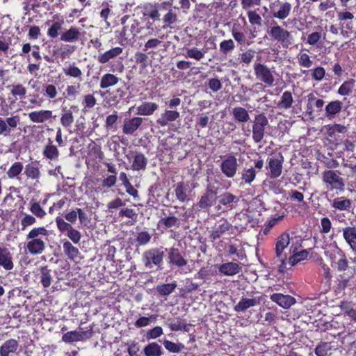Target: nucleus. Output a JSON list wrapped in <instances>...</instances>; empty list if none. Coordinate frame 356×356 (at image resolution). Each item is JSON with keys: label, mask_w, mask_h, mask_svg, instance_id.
Here are the masks:
<instances>
[{"label": "nucleus", "mask_w": 356, "mask_h": 356, "mask_svg": "<svg viewBox=\"0 0 356 356\" xmlns=\"http://www.w3.org/2000/svg\"><path fill=\"white\" fill-rule=\"evenodd\" d=\"M48 230L44 227L33 228L26 235L25 250L31 255L44 252L48 241Z\"/></svg>", "instance_id": "f257e3e1"}, {"label": "nucleus", "mask_w": 356, "mask_h": 356, "mask_svg": "<svg viewBox=\"0 0 356 356\" xmlns=\"http://www.w3.org/2000/svg\"><path fill=\"white\" fill-rule=\"evenodd\" d=\"M292 242L294 243L293 239L290 238L289 234L284 232L280 235L275 241V256L277 260L280 262L279 270L280 272H284L287 269V254L284 252L285 249Z\"/></svg>", "instance_id": "f03ea898"}, {"label": "nucleus", "mask_w": 356, "mask_h": 356, "mask_svg": "<svg viewBox=\"0 0 356 356\" xmlns=\"http://www.w3.org/2000/svg\"><path fill=\"white\" fill-rule=\"evenodd\" d=\"M254 73L257 79L269 87L275 85V71L266 65L255 62L253 65Z\"/></svg>", "instance_id": "7ed1b4c3"}, {"label": "nucleus", "mask_w": 356, "mask_h": 356, "mask_svg": "<svg viewBox=\"0 0 356 356\" xmlns=\"http://www.w3.org/2000/svg\"><path fill=\"white\" fill-rule=\"evenodd\" d=\"M164 251L163 248H154L145 251L142 254V261L147 268L159 267L163 263Z\"/></svg>", "instance_id": "20e7f679"}, {"label": "nucleus", "mask_w": 356, "mask_h": 356, "mask_svg": "<svg viewBox=\"0 0 356 356\" xmlns=\"http://www.w3.org/2000/svg\"><path fill=\"white\" fill-rule=\"evenodd\" d=\"M274 26L269 28L268 33L273 40L280 42L283 47L288 48L292 44V37L290 32L277 25L275 22H274Z\"/></svg>", "instance_id": "39448f33"}, {"label": "nucleus", "mask_w": 356, "mask_h": 356, "mask_svg": "<svg viewBox=\"0 0 356 356\" xmlns=\"http://www.w3.org/2000/svg\"><path fill=\"white\" fill-rule=\"evenodd\" d=\"M341 173L337 170H327L322 174V181L329 190L343 189L344 186L343 180L340 176Z\"/></svg>", "instance_id": "423d86ee"}, {"label": "nucleus", "mask_w": 356, "mask_h": 356, "mask_svg": "<svg viewBox=\"0 0 356 356\" xmlns=\"http://www.w3.org/2000/svg\"><path fill=\"white\" fill-rule=\"evenodd\" d=\"M268 125V120L264 114L257 115L253 121L252 124V139L256 143L262 141L266 127Z\"/></svg>", "instance_id": "0eeeda50"}, {"label": "nucleus", "mask_w": 356, "mask_h": 356, "mask_svg": "<svg viewBox=\"0 0 356 356\" xmlns=\"http://www.w3.org/2000/svg\"><path fill=\"white\" fill-rule=\"evenodd\" d=\"M270 8L274 18L283 20L289 16L292 6L287 1H275L270 4Z\"/></svg>", "instance_id": "6e6552de"}, {"label": "nucleus", "mask_w": 356, "mask_h": 356, "mask_svg": "<svg viewBox=\"0 0 356 356\" xmlns=\"http://www.w3.org/2000/svg\"><path fill=\"white\" fill-rule=\"evenodd\" d=\"M266 169L270 178L275 179L280 176L282 171V163L284 161L281 154H277L268 159Z\"/></svg>", "instance_id": "1a4fd4ad"}, {"label": "nucleus", "mask_w": 356, "mask_h": 356, "mask_svg": "<svg viewBox=\"0 0 356 356\" xmlns=\"http://www.w3.org/2000/svg\"><path fill=\"white\" fill-rule=\"evenodd\" d=\"M220 170L226 177L233 178L238 170L236 158L231 154L225 156L220 164Z\"/></svg>", "instance_id": "9d476101"}, {"label": "nucleus", "mask_w": 356, "mask_h": 356, "mask_svg": "<svg viewBox=\"0 0 356 356\" xmlns=\"http://www.w3.org/2000/svg\"><path fill=\"white\" fill-rule=\"evenodd\" d=\"M262 300V296H251V298L242 296L240 301L234 306V309L237 312H245L250 307L260 305Z\"/></svg>", "instance_id": "9b49d317"}, {"label": "nucleus", "mask_w": 356, "mask_h": 356, "mask_svg": "<svg viewBox=\"0 0 356 356\" xmlns=\"http://www.w3.org/2000/svg\"><path fill=\"white\" fill-rule=\"evenodd\" d=\"M300 244H295L292 242V245L290 247V252L292 254L287 260V265L294 266L301 261L306 259L308 257V251L303 250L298 251V247Z\"/></svg>", "instance_id": "f8f14e48"}, {"label": "nucleus", "mask_w": 356, "mask_h": 356, "mask_svg": "<svg viewBox=\"0 0 356 356\" xmlns=\"http://www.w3.org/2000/svg\"><path fill=\"white\" fill-rule=\"evenodd\" d=\"M20 118L18 115L7 118L6 120L0 118V135L9 136L12 129H15L19 124Z\"/></svg>", "instance_id": "ddd939ff"}, {"label": "nucleus", "mask_w": 356, "mask_h": 356, "mask_svg": "<svg viewBox=\"0 0 356 356\" xmlns=\"http://www.w3.org/2000/svg\"><path fill=\"white\" fill-rule=\"evenodd\" d=\"M0 267L6 271H11L15 267L13 254L8 248L0 246Z\"/></svg>", "instance_id": "4468645a"}, {"label": "nucleus", "mask_w": 356, "mask_h": 356, "mask_svg": "<svg viewBox=\"0 0 356 356\" xmlns=\"http://www.w3.org/2000/svg\"><path fill=\"white\" fill-rule=\"evenodd\" d=\"M28 116L33 123H44L51 120L53 113L49 110H38L29 113Z\"/></svg>", "instance_id": "2eb2a0df"}, {"label": "nucleus", "mask_w": 356, "mask_h": 356, "mask_svg": "<svg viewBox=\"0 0 356 356\" xmlns=\"http://www.w3.org/2000/svg\"><path fill=\"white\" fill-rule=\"evenodd\" d=\"M218 198L219 205H222L229 210L234 209L239 201V198L230 192H224Z\"/></svg>", "instance_id": "dca6fc26"}, {"label": "nucleus", "mask_w": 356, "mask_h": 356, "mask_svg": "<svg viewBox=\"0 0 356 356\" xmlns=\"http://www.w3.org/2000/svg\"><path fill=\"white\" fill-rule=\"evenodd\" d=\"M270 298L284 309H289L296 303V299L293 297L282 293H273Z\"/></svg>", "instance_id": "f3484780"}, {"label": "nucleus", "mask_w": 356, "mask_h": 356, "mask_svg": "<svg viewBox=\"0 0 356 356\" xmlns=\"http://www.w3.org/2000/svg\"><path fill=\"white\" fill-rule=\"evenodd\" d=\"M344 252L338 247L336 242L324 247V254L325 257L330 260L331 266H334V262L339 258Z\"/></svg>", "instance_id": "a211bd4d"}, {"label": "nucleus", "mask_w": 356, "mask_h": 356, "mask_svg": "<svg viewBox=\"0 0 356 356\" xmlns=\"http://www.w3.org/2000/svg\"><path fill=\"white\" fill-rule=\"evenodd\" d=\"M18 348L19 343L16 339L6 340L0 346V356H13L17 354Z\"/></svg>", "instance_id": "6ab92c4d"}, {"label": "nucleus", "mask_w": 356, "mask_h": 356, "mask_svg": "<svg viewBox=\"0 0 356 356\" xmlns=\"http://www.w3.org/2000/svg\"><path fill=\"white\" fill-rule=\"evenodd\" d=\"M143 119L140 117H134L125 120L122 127V131L124 134H133L142 124Z\"/></svg>", "instance_id": "aec40b11"}, {"label": "nucleus", "mask_w": 356, "mask_h": 356, "mask_svg": "<svg viewBox=\"0 0 356 356\" xmlns=\"http://www.w3.org/2000/svg\"><path fill=\"white\" fill-rule=\"evenodd\" d=\"M168 260L170 265L181 268L186 265L187 261L181 255L178 248H172L168 251Z\"/></svg>", "instance_id": "412c9836"}, {"label": "nucleus", "mask_w": 356, "mask_h": 356, "mask_svg": "<svg viewBox=\"0 0 356 356\" xmlns=\"http://www.w3.org/2000/svg\"><path fill=\"white\" fill-rule=\"evenodd\" d=\"M180 117L178 111L174 110H165L156 120V123L161 127H166L170 122L177 120Z\"/></svg>", "instance_id": "4be33fe9"}, {"label": "nucleus", "mask_w": 356, "mask_h": 356, "mask_svg": "<svg viewBox=\"0 0 356 356\" xmlns=\"http://www.w3.org/2000/svg\"><path fill=\"white\" fill-rule=\"evenodd\" d=\"M123 51V49L120 47H113L104 53L100 54L97 57L99 63L105 64L111 60L115 58L120 56Z\"/></svg>", "instance_id": "5701e85b"}, {"label": "nucleus", "mask_w": 356, "mask_h": 356, "mask_svg": "<svg viewBox=\"0 0 356 356\" xmlns=\"http://www.w3.org/2000/svg\"><path fill=\"white\" fill-rule=\"evenodd\" d=\"M343 236L350 249L356 253V229L346 227L343 229Z\"/></svg>", "instance_id": "b1692460"}, {"label": "nucleus", "mask_w": 356, "mask_h": 356, "mask_svg": "<svg viewBox=\"0 0 356 356\" xmlns=\"http://www.w3.org/2000/svg\"><path fill=\"white\" fill-rule=\"evenodd\" d=\"M343 104L339 100L330 102L325 106V117L329 120H332L339 113L342 109Z\"/></svg>", "instance_id": "393cba45"}, {"label": "nucleus", "mask_w": 356, "mask_h": 356, "mask_svg": "<svg viewBox=\"0 0 356 356\" xmlns=\"http://www.w3.org/2000/svg\"><path fill=\"white\" fill-rule=\"evenodd\" d=\"M140 32V29L139 28L138 22L134 20L130 25H127L123 27L120 35L124 40H127L129 38H134Z\"/></svg>", "instance_id": "a878e982"}, {"label": "nucleus", "mask_w": 356, "mask_h": 356, "mask_svg": "<svg viewBox=\"0 0 356 356\" xmlns=\"http://www.w3.org/2000/svg\"><path fill=\"white\" fill-rule=\"evenodd\" d=\"M218 270L225 275L232 276L238 274L241 270V268L237 263L227 262L220 265Z\"/></svg>", "instance_id": "bb28decb"}, {"label": "nucleus", "mask_w": 356, "mask_h": 356, "mask_svg": "<svg viewBox=\"0 0 356 356\" xmlns=\"http://www.w3.org/2000/svg\"><path fill=\"white\" fill-rule=\"evenodd\" d=\"M120 79L113 74L106 73L101 77L99 87L102 89L113 87L119 83Z\"/></svg>", "instance_id": "cd10ccee"}, {"label": "nucleus", "mask_w": 356, "mask_h": 356, "mask_svg": "<svg viewBox=\"0 0 356 356\" xmlns=\"http://www.w3.org/2000/svg\"><path fill=\"white\" fill-rule=\"evenodd\" d=\"M331 207L339 211H349L351 207V200L343 196L339 197L332 200Z\"/></svg>", "instance_id": "c85d7f7f"}, {"label": "nucleus", "mask_w": 356, "mask_h": 356, "mask_svg": "<svg viewBox=\"0 0 356 356\" xmlns=\"http://www.w3.org/2000/svg\"><path fill=\"white\" fill-rule=\"evenodd\" d=\"M80 35L79 30L76 27L72 26L60 35V40L66 42H74L79 40Z\"/></svg>", "instance_id": "c756f323"}, {"label": "nucleus", "mask_w": 356, "mask_h": 356, "mask_svg": "<svg viewBox=\"0 0 356 356\" xmlns=\"http://www.w3.org/2000/svg\"><path fill=\"white\" fill-rule=\"evenodd\" d=\"M216 193L211 188H208L205 193L201 197L197 206L200 209H207L212 206L213 202V196Z\"/></svg>", "instance_id": "7c9ffc66"}, {"label": "nucleus", "mask_w": 356, "mask_h": 356, "mask_svg": "<svg viewBox=\"0 0 356 356\" xmlns=\"http://www.w3.org/2000/svg\"><path fill=\"white\" fill-rule=\"evenodd\" d=\"M24 174L29 179L38 181L41 177V172L37 163H31L25 166Z\"/></svg>", "instance_id": "2f4dec72"}, {"label": "nucleus", "mask_w": 356, "mask_h": 356, "mask_svg": "<svg viewBox=\"0 0 356 356\" xmlns=\"http://www.w3.org/2000/svg\"><path fill=\"white\" fill-rule=\"evenodd\" d=\"M207 52V48L198 49L197 47H192L186 49L184 56L186 58L200 60L204 57Z\"/></svg>", "instance_id": "473e14b6"}, {"label": "nucleus", "mask_w": 356, "mask_h": 356, "mask_svg": "<svg viewBox=\"0 0 356 356\" xmlns=\"http://www.w3.org/2000/svg\"><path fill=\"white\" fill-rule=\"evenodd\" d=\"M159 108L157 104L154 102H143L137 108V114L141 115H151Z\"/></svg>", "instance_id": "72a5a7b5"}, {"label": "nucleus", "mask_w": 356, "mask_h": 356, "mask_svg": "<svg viewBox=\"0 0 356 356\" xmlns=\"http://www.w3.org/2000/svg\"><path fill=\"white\" fill-rule=\"evenodd\" d=\"M42 154L45 158L50 160H56L58 158L59 151L57 147L52 144L50 139H49V144L44 147Z\"/></svg>", "instance_id": "f704fd0d"}, {"label": "nucleus", "mask_w": 356, "mask_h": 356, "mask_svg": "<svg viewBox=\"0 0 356 356\" xmlns=\"http://www.w3.org/2000/svg\"><path fill=\"white\" fill-rule=\"evenodd\" d=\"M147 164V159L145 156L142 153H136L131 165V169L136 171L144 170Z\"/></svg>", "instance_id": "c9c22d12"}, {"label": "nucleus", "mask_w": 356, "mask_h": 356, "mask_svg": "<svg viewBox=\"0 0 356 356\" xmlns=\"http://www.w3.org/2000/svg\"><path fill=\"white\" fill-rule=\"evenodd\" d=\"M232 228V225L227 220H224L220 225L216 227V229L211 233V238L212 240H216L220 238L226 232H228Z\"/></svg>", "instance_id": "e433bc0d"}, {"label": "nucleus", "mask_w": 356, "mask_h": 356, "mask_svg": "<svg viewBox=\"0 0 356 356\" xmlns=\"http://www.w3.org/2000/svg\"><path fill=\"white\" fill-rule=\"evenodd\" d=\"M232 115L234 119L239 122H247L250 120V115L248 111L241 106L233 108Z\"/></svg>", "instance_id": "4c0bfd02"}, {"label": "nucleus", "mask_w": 356, "mask_h": 356, "mask_svg": "<svg viewBox=\"0 0 356 356\" xmlns=\"http://www.w3.org/2000/svg\"><path fill=\"white\" fill-rule=\"evenodd\" d=\"M83 332L74 330L65 333L62 337V339L66 343L76 342L83 340Z\"/></svg>", "instance_id": "58836bf2"}, {"label": "nucleus", "mask_w": 356, "mask_h": 356, "mask_svg": "<svg viewBox=\"0 0 356 356\" xmlns=\"http://www.w3.org/2000/svg\"><path fill=\"white\" fill-rule=\"evenodd\" d=\"M145 356H161L162 355L161 346L156 342H152L144 348Z\"/></svg>", "instance_id": "ea45409f"}, {"label": "nucleus", "mask_w": 356, "mask_h": 356, "mask_svg": "<svg viewBox=\"0 0 356 356\" xmlns=\"http://www.w3.org/2000/svg\"><path fill=\"white\" fill-rule=\"evenodd\" d=\"M63 247V251L69 259L73 260L78 257L79 254V249L74 247L70 241H64Z\"/></svg>", "instance_id": "a19ab883"}, {"label": "nucleus", "mask_w": 356, "mask_h": 356, "mask_svg": "<svg viewBox=\"0 0 356 356\" xmlns=\"http://www.w3.org/2000/svg\"><path fill=\"white\" fill-rule=\"evenodd\" d=\"M51 273V270L47 266L40 268V282L44 288L49 287L51 284L52 275Z\"/></svg>", "instance_id": "79ce46f5"}, {"label": "nucleus", "mask_w": 356, "mask_h": 356, "mask_svg": "<svg viewBox=\"0 0 356 356\" xmlns=\"http://www.w3.org/2000/svg\"><path fill=\"white\" fill-rule=\"evenodd\" d=\"M63 72L66 76H72L78 79L79 81L82 80V72L76 66L73 65H69L63 68Z\"/></svg>", "instance_id": "37998d69"}, {"label": "nucleus", "mask_w": 356, "mask_h": 356, "mask_svg": "<svg viewBox=\"0 0 356 356\" xmlns=\"http://www.w3.org/2000/svg\"><path fill=\"white\" fill-rule=\"evenodd\" d=\"M187 191L188 187L183 182L177 183L175 192L179 201L184 202L188 199Z\"/></svg>", "instance_id": "c03bdc74"}, {"label": "nucleus", "mask_w": 356, "mask_h": 356, "mask_svg": "<svg viewBox=\"0 0 356 356\" xmlns=\"http://www.w3.org/2000/svg\"><path fill=\"white\" fill-rule=\"evenodd\" d=\"M293 102V99L291 92L285 91L282 93L278 105L280 108L288 109L291 107Z\"/></svg>", "instance_id": "a18cd8bd"}, {"label": "nucleus", "mask_w": 356, "mask_h": 356, "mask_svg": "<svg viewBox=\"0 0 356 356\" xmlns=\"http://www.w3.org/2000/svg\"><path fill=\"white\" fill-rule=\"evenodd\" d=\"M177 287L175 282L169 284H164L156 286V291L161 296H168L172 293Z\"/></svg>", "instance_id": "49530a36"}, {"label": "nucleus", "mask_w": 356, "mask_h": 356, "mask_svg": "<svg viewBox=\"0 0 356 356\" xmlns=\"http://www.w3.org/2000/svg\"><path fill=\"white\" fill-rule=\"evenodd\" d=\"M169 327L172 331H179L184 330L186 332L188 331V325L186 324L184 321L181 320L179 318H175L171 321L169 324Z\"/></svg>", "instance_id": "de8ad7c7"}, {"label": "nucleus", "mask_w": 356, "mask_h": 356, "mask_svg": "<svg viewBox=\"0 0 356 356\" xmlns=\"http://www.w3.org/2000/svg\"><path fill=\"white\" fill-rule=\"evenodd\" d=\"M339 307L350 318L356 321V310L354 309V306L352 302L342 301L341 302Z\"/></svg>", "instance_id": "09e8293b"}, {"label": "nucleus", "mask_w": 356, "mask_h": 356, "mask_svg": "<svg viewBox=\"0 0 356 356\" xmlns=\"http://www.w3.org/2000/svg\"><path fill=\"white\" fill-rule=\"evenodd\" d=\"M24 169L21 162H15L8 169L6 174L10 179H13L21 174Z\"/></svg>", "instance_id": "8fccbe9b"}, {"label": "nucleus", "mask_w": 356, "mask_h": 356, "mask_svg": "<svg viewBox=\"0 0 356 356\" xmlns=\"http://www.w3.org/2000/svg\"><path fill=\"white\" fill-rule=\"evenodd\" d=\"M339 272H343L347 270L348 267V261L347 259L345 252H343L337 259L334 262V266Z\"/></svg>", "instance_id": "3c124183"}, {"label": "nucleus", "mask_w": 356, "mask_h": 356, "mask_svg": "<svg viewBox=\"0 0 356 356\" xmlns=\"http://www.w3.org/2000/svg\"><path fill=\"white\" fill-rule=\"evenodd\" d=\"M298 63L300 66L309 68L313 65V61L307 53L300 52L297 55Z\"/></svg>", "instance_id": "603ef678"}, {"label": "nucleus", "mask_w": 356, "mask_h": 356, "mask_svg": "<svg viewBox=\"0 0 356 356\" xmlns=\"http://www.w3.org/2000/svg\"><path fill=\"white\" fill-rule=\"evenodd\" d=\"M163 346L166 350L170 353H178L185 348L182 343H175L169 340H165L163 341Z\"/></svg>", "instance_id": "864d4df0"}, {"label": "nucleus", "mask_w": 356, "mask_h": 356, "mask_svg": "<svg viewBox=\"0 0 356 356\" xmlns=\"http://www.w3.org/2000/svg\"><path fill=\"white\" fill-rule=\"evenodd\" d=\"M355 81L353 80L343 82L338 90V93L342 96L350 95L354 88Z\"/></svg>", "instance_id": "5fc2aeb1"}, {"label": "nucleus", "mask_w": 356, "mask_h": 356, "mask_svg": "<svg viewBox=\"0 0 356 356\" xmlns=\"http://www.w3.org/2000/svg\"><path fill=\"white\" fill-rule=\"evenodd\" d=\"M63 24V20L54 22L47 31V35L51 38H56L58 35L59 31L62 29Z\"/></svg>", "instance_id": "6e6d98bb"}, {"label": "nucleus", "mask_w": 356, "mask_h": 356, "mask_svg": "<svg viewBox=\"0 0 356 356\" xmlns=\"http://www.w3.org/2000/svg\"><path fill=\"white\" fill-rule=\"evenodd\" d=\"M74 116L70 110L65 111L60 118V123L64 127H70L74 122Z\"/></svg>", "instance_id": "4d7b16f0"}, {"label": "nucleus", "mask_w": 356, "mask_h": 356, "mask_svg": "<svg viewBox=\"0 0 356 356\" xmlns=\"http://www.w3.org/2000/svg\"><path fill=\"white\" fill-rule=\"evenodd\" d=\"M256 170L253 168H245L242 172V179L245 184H250L255 179Z\"/></svg>", "instance_id": "13d9d810"}, {"label": "nucleus", "mask_w": 356, "mask_h": 356, "mask_svg": "<svg viewBox=\"0 0 356 356\" xmlns=\"http://www.w3.org/2000/svg\"><path fill=\"white\" fill-rule=\"evenodd\" d=\"M152 236L146 231H143L137 234L136 241L138 245H145L150 241Z\"/></svg>", "instance_id": "bf43d9fd"}, {"label": "nucleus", "mask_w": 356, "mask_h": 356, "mask_svg": "<svg viewBox=\"0 0 356 356\" xmlns=\"http://www.w3.org/2000/svg\"><path fill=\"white\" fill-rule=\"evenodd\" d=\"M159 224L161 226H165V227H172L174 226L178 227L179 225V219L175 216H169L166 218H161Z\"/></svg>", "instance_id": "052dcab7"}, {"label": "nucleus", "mask_w": 356, "mask_h": 356, "mask_svg": "<svg viewBox=\"0 0 356 356\" xmlns=\"http://www.w3.org/2000/svg\"><path fill=\"white\" fill-rule=\"evenodd\" d=\"M30 211L33 215L40 218H43L46 216L45 211L41 207L38 202H31Z\"/></svg>", "instance_id": "680f3d73"}, {"label": "nucleus", "mask_w": 356, "mask_h": 356, "mask_svg": "<svg viewBox=\"0 0 356 356\" xmlns=\"http://www.w3.org/2000/svg\"><path fill=\"white\" fill-rule=\"evenodd\" d=\"M348 131V127L340 124H334L328 128V134L333 136L336 134H345Z\"/></svg>", "instance_id": "e2e57ef3"}, {"label": "nucleus", "mask_w": 356, "mask_h": 356, "mask_svg": "<svg viewBox=\"0 0 356 356\" xmlns=\"http://www.w3.org/2000/svg\"><path fill=\"white\" fill-rule=\"evenodd\" d=\"M331 350V346L329 343L323 342L318 344L315 348V354L317 356H326Z\"/></svg>", "instance_id": "0e129e2a"}, {"label": "nucleus", "mask_w": 356, "mask_h": 356, "mask_svg": "<svg viewBox=\"0 0 356 356\" xmlns=\"http://www.w3.org/2000/svg\"><path fill=\"white\" fill-rule=\"evenodd\" d=\"M235 48V44L232 39L225 40L220 44V51L225 54L232 51Z\"/></svg>", "instance_id": "69168bd1"}, {"label": "nucleus", "mask_w": 356, "mask_h": 356, "mask_svg": "<svg viewBox=\"0 0 356 356\" xmlns=\"http://www.w3.org/2000/svg\"><path fill=\"white\" fill-rule=\"evenodd\" d=\"M10 92L13 95L24 97L26 93V89L21 84H14L11 86Z\"/></svg>", "instance_id": "338daca9"}, {"label": "nucleus", "mask_w": 356, "mask_h": 356, "mask_svg": "<svg viewBox=\"0 0 356 356\" xmlns=\"http://www.w3.org/2000/svg\"><path fill=\"white\" fill-rule=\"evenodd\" d=\"M254 54L255 51L254 50L251 49L247 50L240 55L241 62L244 64L249 65L254 58Z\"/></svg>", "instance_id": "774afa93"}]
</instances>
